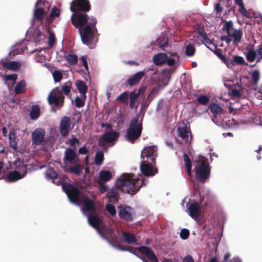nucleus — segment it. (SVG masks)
Segmentation results:
<instances>
[{
  "label": "nucleus",
  "instance_id": "obj_25",
  "mask_svg": "<svg viewBox=\"0 0 262 262\" xmlns=\"http://www.w3.org/2000/svg\"><path fill=\"white\" fill-rule=\"evenodd\" d=\"M40 109L37 105H33L30 112V118L32 120L37 119L40 116Z\"/></svg>",
  "mask_w": 262,
  "mask_h": 262
},
{
  "label": "nucleus",
  "instance_id": "obj_64",
  "mask_svg": "<svg viewBox=\"0 0 262 262\" xmlns=\"http://www.w3.org/2000/svg\"><path fill=\"white\" fill-rule=\"evenodd\" d=\"M165 62L166 64L169 66H173L176 63V60L174 58H168L167 57V59L165 61Z\"/></svg>",
  "mask_w": 262,
  "mask_h": 262
},
{
  "label": "nucleus",
  "instance_id": "obj_56",
  "mask_svg": "<svg viewBox=\"0 0 262 262\" xmlns=\"http://www.w3.org/2000/svg\"><path fill=\"white\" fill-rule=\"evenodd\" d=\"M17 78V75L16 74H9L6 76V80H13V82H15Z\"/></svg>",
  "mask_w": 262,
  "mask_h": 262
},
{
  "label": "nucleus",
  "instance_id": "obj_19",
  "mask_svg": "<svg viewBox=\"0 0 262 262\" xmlns=\"http://www.w3.org/2000/svg\"><path fill=\"white\" fill-rule=\"evenodd\" d=\"M87 217L89 225L94 228H98L102 223V220L94 213L88 214Z\"/></svg>",
  "mask_w": 262,
  "mask_h": 262
},
{
  "label": "nucleus",
  "instance_id": "obj_21",
  "mask_svg": "<svg viewBox=\"0 0 262 262\" xmlns=\"http://www.w3.org/2000/svg\"><path fill=\"white\" fill-rule=\"evenodd\" d=\"M147 71H145V70H144L136 73L133 76L130 77L126 81L127 84L129 86H133L137 84Z\"/></svg>",
  "mask_w": 262,
  "mask_h": 262
},
{
  "label": "nucleus",
  "instance_id": "obj_15",
  "mask_svg": "<svg viewBox=\"0 0 262 262\" xmlns=\"http://www.w3.org/2000/svg\"><path fill=\"white\" fill-rule=\"evenodd\" d=\"M139 253L144 254L151 262H159L158 259L152 249L146 246H141L136 248Z\"/></svg>",
  "mask_w": 262,
  "mask_h": 262
},
{
  "label": "nucleus",
  "instance_id": "obj_55",
  "mask_svg": "<svg viewBox=\"0 0 262 262\" xmlns=\"http://www.w3.org/2000/svg\"><path fill=\"white\" fill-rule=\"evenodd\" d=\"M158 45L162 50H165L164 48L167 46V39L163 38L160 39Z\"/></svg>",
  "mask_w": 262,
  "mask_h": 262
},
{
  "label": "nucleus",
  "instance_id": "obj_40",
  "mask_svg": "<svg viewBox=\"0 0 262 262\" xmlns=\"http://www.w3.org/2000/svg\"><path fill=\"white\" fill-rule=\"evenodd\" d=\"M68 62L71 65H75L78 62L77 56L74 54H69L66 57Z\"/></svg>",
  "mask_w": 262,
  "mask_h": 262
},
{
  "label": "nucleus",
  "instance_id": "obj_44",
  "mask_svg": "<svg viewBox=\"0 0 262 262\" xmlns=\"http://www.w3.org/2000/svg\"><path fill=\"white\" fill-rule=\"evenodd\" d=\"M197 101L200 104L206 105L209 101V97L201 95L198 97Z\"/></svg>",
  "mask_w": 262,
  "mask_h": 262
},
{
  "label": "nucleus",
  "instance_id": "obj_54",
  "mask_svg": "<svg viewBox=\"0 0 262 262\" xmlns=\"http://www.w3.org/2000/svg\"><path fill=\"white\" fill-rule=\"evenodd\" d=\"M140 92L141 89H139L137 93H136L134 92H131L129 96V100H131V101H136L139 97Z\"/></svg>",
  "mask_w": 262,
  "mask_h": 262
},
{
  "label": "nucleus",
  "instance_id": "obj_51",
  "mask_svg": "<svg viewBox=\"0 0 262 262\" xmlns=\"http://www.w3.org/2000/svg\"><path fill=\"white\" fill-rule=\"evenodd\" d=\"M189 231L185 228L182 229L180 232V237L183 239H186L189 237Z\"/></svg>",
  "mask_w": 262,
  "mask_h": 262
},
{
  "label": "nucleus",
  "instance_id": "obj_52",
  "mask_svg": "<svg viewBox=\"0 0 262 262\" xmlns=\"http://www.w3.org/2000/svg\"><path fill=\"white\" fill-rule=\"evenodd\" d=\"M60 13V11L59 9L57 8L56 7H54L52 8L51 11L50 13V17H58L59 16Z\"/></svg>",
  "mask_w": 262,
  "mask_h": 262
},
{
  "label": "nucleus",
  "instance_id": "obj_11",
  "mask_svg": "<svg viewBox=\"0 0 262 262\" xmlns=\"http://www.w3.org/2000/svg\"><path fill=\"white\" fill-rule=\"evenodd\" d=\"M158 147L155 145H151L144 147L141 152V158L142 160L155 162L158 156Z\"/></svg>",
  "mask_w": 262,
  "mask_h": 262
},
{
  "label": "nucleus",
  "instance_id": "obj_49",
  "mask_svg": "<svg viewBox=\"0 0 262 262\" xmlns=\"http://www.w3.org/2000/svg\"><path fill=\"white\" fill-rule=\"evenodd\" d=\"M233 62L234 63V65L236 64H245L244 59L243 57L234 55L233 57Z\"/></svg>",
  "mask_w": 262,
  "mask_h": 262
},
{
  "label": "nucleus",
  "instance_id": "obj_61",
  "mask_svg": "<svg viewBox=\"0 0 262 262\" xmlns=\"http://www.w3.org/2000/svg\"><path fill=\"white\" fill-rule=\"evenodd\" d=\"M127 250L130 251L132 253H133L134 255H135L137 257L141 259L143 262H148V260L146 259V258L145 257H143L140 256L139 254L136 253L135 251L132 252V249L129 248L127 249Z\"/></svg>",
  "mask_w": 262,
  "mask_h": 262
},
{
  "label": "nucleus",
  "instance_id": "obj_6",
  "mask_svg": "<svg viewBox=\"0 0 262 262\" xmlns=\"http://www.w3.org/2000/svg\"><path fill=\"white\" fill-rule=\"evenodd\" d=\"M57 182L61 185L64 192L72 203L78 204L80 202V191L77 187L71 183H66L60 180L58 181Z\"/></svg>",
  "mask_w": 262,
  "mask_h": 262
},
{
  "label": "nucleus",
  "instance_id": "obj_13",
  "mask_svg": "<svg viewBox=\"0 0 262 262\" xmlns=\"http://www.w3.org/2000/svg\"><path fill=\"white\" fill-rule=\"evenodd\" d=\"M118 214L120 218L127 222L133 221L134 212L133 209L127 205L119 207Z\"/></svg>",
  "mask_w": 262,
  "mask_h": 262
},
{
  "label": "nucleus",
  "instance_id": "obj_34",
  "mask_svg": "<svg viewBox=\"0 0 262 262\" xmlns=\"http://www.w3.org/2000/svg\"><path fill=\"white\" fill-rule=\"evenodd\" d=\"M45 13V10L43 8H37L34 13V17L36 19L41 21L43 19Z\"/></svg>",
  "mask_w": 262,
  "mask_h": 262
},
{
  "label": "nucleus",
  "instance_id": "obj_22",
  "mask_svg": "<svg viewBox=\"0 0 262 262\" xmlns=\"http://www.w3.org/2000/svg\"><path fill=\"white\" fill-rule=\"evenodd\" d=\"M2 67L7 70L16 71L19 69L21 64L16 61H4L2 63Z\"/></svg>",
  "mask_w": 262,
  "mask_h": 262
},
{
  "label": "nucleus",
  "instance_id": "obj_41",
  "mask_svg": "<svg viewBox=\"0 0 262 262\" xmlns=\"http://www.w3.org/2000/svg\"><path fill=\"white\" fill-rule=\"evenodd\" d=\"M46 176L48 178L52 179L54 181L57 179L58 175L54 168H49L46 171Z\"/></svg>",
  "mask_w": 262,
  "mask_h": 262
},
{
  "label": "nucleus",
  "instance_id": "obj_8",
  "mask_svg": "<svg viewBox=\"0 0 262 262\" xmlns=\"http://www.w3.org/2000/svg\"><path fill=\"white\" fill-rule=\"evenodd\" d=\"M224 27L228 36L233 38L234 43H239L241 41L243 36L242 30L234 29L233 27V23L231 21L226 22L224 25Z\"/></svg>",
  "mask_w": 262,
  "mask_h": 262
},
{
  "label": "nucleus",
  "instance_id": "obj_50",
  "mask_svg": "<svg viewBox=\"0 0 262 262\" xmlns=\"http://www.w3.org/2000/svg\"><path fill=\"white\" fill-rule=\"evenodd\" d=\"M106 209L112 216H114L116 214V210L115 207L113 204H107L106 206Z\"/></svg>",
  "mask_w": 262,
  "mask_h": 262
},
{
  "label": "nucleus",
  "instance_id": "obj_2",
  "mask_svg": "<svg viewBox=\"0 0 262 262\" xmlns=\"http://www.w3.org/2000/svg\"><path fill=\"white\" fill-rule=\"evenodd\" d=\"M79 142V139L74 135L66 144H69L71 148H67L64 152L63 162V168L65 171L70 173L80 176L82 172L83 166L80 163L78 154L76 151V144Z\"/></svg>",
  "mask_w": 262,
  "mask_h": 262
},
{
  "label": "nucleus",
  "instance_id": "obj_46",
  "mask_svg": "<svg viewBox=\"0 0 262 262\" xmlns=\"http://www.w3.org/2000/svg\"><path fill=\"white\" fill-rule=\"evenodd\" d=\"M252 81L254 85H257L259 80L260 75L258 70H255L252 73Z\"/></svg>",
  "mask_w": 262,
  "mask_h": 262
},
{
  "label": "nucleus",
  "instance_id": "obj_26",
  "mask_svg": "<svg viewBox=\"0 0 262 262\" xmlns=\"http://www.w3.org/2000/svg\"><path fill=\"white\" fill-rule=\"evenodd\" d=\"M118 133L115 132H107L103 136L102 139L107 143L112 142L118 137Z\"/></svg>",
  "mask_w": 262,
  "mask_h": 262
},
{
  "label": "nucleus",
  "instance_id": "obj_28",
  "mask_svg": "<svg viewBox=\"0 0 262 262\" xmlns=\"http://www.w3.org/2000/svg\"><path fill=\"white\" fill-rule=\"evenodd\" d=\"M124 241L128 244H134L136 242L137 238L135 236L130 233L123 232L122 233Z\"/></svg>",
  "mask_w": 262,
  "mask_h": 262
},
{
  "label": "nucleus",
  "instance_id": "obj_14",
  "mask_svg": "<svg viewBox=\"0 0 262 262\" xmlns=\"http://www.w3.org/2000/svg\"><path fill=\"white\" fill-rule=\"evenodd\" d=\"M71 119L69 117L64 116L60 120L59 125V132L62 137H66L71 130Z\"/></svg>",
  "mask_w": 262,
  "mask_h": 262
},
{
  "label": "nucleus",
  "instance_id": "obj_60",
  "mask_svg": "<svg viewBox=\"0 0 262 262\" xmlns=\"http://www.w3.org/2000/svg\"><path fill=\"white\" fill-rule=\"evenodd\" d=\"M212 51L219 58L222 57L223 54H222V50L221 49L217 48L216 46H215V50Z\"/></svg>",
  "mask_w": 262,
  "mask_h": 262
},
{
  "label": "nucleus",
  "instance_id": "obj_35",
  "mask_svg": "<svg viewBox=\"0 0 262 262\" xmlns=\"http://www.w3.org/2000/svg\"><path fill=\"white\" fill-rule=\"evenodd\" d=\"M257 50L254 51L253 49V46L251 45V49H250L248 51L246 57L248 61L253 62L255 60Z\"/></svg>",
  "mask_w": 262,
  "mask_h": 262
},
{
  "label": "nucleus",
  "instance_id": "obj_20",
  "mask_svg": "<svg viewBox=\"0 0 262 262\" xmlns=\"http://www.w3.org/2000/svg\"><path fill=\"white\" fill-rule=\"evenodd\" d=\"M82 203L83 204V210L85 212H89L90 213H95L96 206L94 201L89 199L88 197L84 198Z\"/></svg>",
  "mask_w": 262,
  "mask_h": 262
},
{
  "label": "nucleus",
  "instance_id": "obj_23",
  "mask_svg": "<svg viewBox=\"0 0 262 262\" xmlns=\"http://www.w3.org/2000/svg\"><path fill=\"white\" fill-rule=\"evenodd\" d=\"M75 85L79 92L84 97V99H85L86 93L88 89L86 83L82 80H77L75 82Z\"/></svg>",
  "mask_w": 262,
  "mask_h": 262
},
{
  "label": "nucleus",
  "instance_id": "obj_32",
  "mask_svg": "<svg viewBox=\"0 0 262 262\" xmlns=\"http://www.w3.org/2000/svg\"><path fill=\"white\" fill-rule=\"evenodd\" d=\"M112 175L111 173L107 170H101L99 172V178L101 180L107 182L111 179Z\"/></svg>",
  "mask_w": 262,
  "mask_h": 262
},
{
  "label": "nucleus",
  "instance_id": "obj_7",
  "mask_svg": "<svg viewBox=\"0 0 262 262\" xmlns=\"http://www.w3.org/2000/svg\"><path fill=\"white\" fill-rule=\"evenodd\" d=\"M70 9L73 13H86L91 10V6L89 0H73L71 3Z\"/></svg>",
  "mask_w": 262,
  "mask_h": 262
},
{
  "label": "nucleus",
  "instance_id": "obj_31",
  "mask_svg": "<svg viewBox=\"0 0 262 262\" xmlns=\"http://www.w3.org/2000/svg\"><path fill=\"white\" fill-rule=\"evenodd\" d=\"M235 2L238 4L239 6V12L244 16L246 17L247 18H249L250 17V14L246 9L244 7V3L243 0H237Z\"/></svg>",
  "mask_w": 262,
  "mask_h": 262
},
{
  "label": "nucleus",
  "instance_id": "obj_59",
  "mask_svg": "<svg viewBox=\"0 0 262 262\" xmlns=\"http://www.w3.org/2000/svg\"><path fill=\"white\" fill-rule=\"evenodd\" d=\"M225 63L226 64L227 67L229 68H231L233 66H235L233 62V59H231L228 57H227V59H226V61H225Z\"/></svg>",
  "mask_w": 262,
  "mask_h": 262
},
{
  "label": "nucleus",
  "instance_id": "obj_10",
  "mask_svg": "<svg viewBox=\"0 0 262 262\" xmlns=\"http://www.w3.org/2000/svg\"><path fill=\"white\" fill-rule=\"evenodd\" d=\"M79 32L83 43L88 46L93 41L95 35L97 33L96 30L91 29L89 26H85L83 28V32H82L81 29L79 28Z\"/></svg>",
  "mask_w": 262,
  "mask_h": 262
},
{
  "label": "nucleus",
  "instance_id": "obj_62",
  "mask_svg": "<svg viewBox=\"0 0 262 262\" xmlns=\"http://www.w3.org/2000/svg\"><path fill=\"white\" fill-rule=\"evenodd\" d=\"M223 8L220 3H217L214 6V10L216 13H221L223 11Z\"/></svg>",
  "mask_w": 262,
  "mask_h": 262
},
{
  "label": "nucleus",
  "instance_id": "obj_47",
  "mask_svg": "<svg viewBox=\"0 0 262 262\" xmlns=\"http://www.w3.org/2000/svg\"><path fill=\"white\" fill-rule=\"evenodd\" d=\"M85 100L84 97L82 96V98H79L78 96H77L75 99V104L76 107L80 108L83 107L85 104Z\"/></svg>",
  "mask_w": 262,
  "mask_h": 262
},
{
  "label": "nucleus",
  "instance_id": "obj_24",
  "mask_svg": "<svg viewBox=\"0 0 262 262\" xmlns=\"http://www.w3.org/2000/svg\"><path fill=\"white\" fill-rule=\"evenodd\" d=\"M167 59V54L160 53L156 54L153 58L154 62L156 65H160L165 62Z\"/></svg>",
  "mask_w": 262,
  "mask_h": 262
},
{
  "label": "nucleus",
  "instance_id": "obj_36",
  "mask_svg": "<svg viewBox=\"0 0 262 262\" xmlns=\"http://www.w3.org/2000/svg\"><path fill=\"white\" fill-rule=\"evenodd\" d=\"M104 154L102 151H98L96 152L95 157V162L97 165H101L104 160Z\"/></svg>",
  "mask_w": 262,
  "mask_h": 262
},
{
  "label": "nucleus",
  "instance_id": "obj_53",
  "mask_svg": "<svg viewBox=\"0 0 262 262\" xmlns=\"http://www.w3.org/2000/svg\"><path fill=\"white\" fill-rule=\"evenodd\" d=\"M128 99V95L127 92H123L119 95L117 99L123 102H126Z\"/></svg>",
  "mask_w": 262,
  "mask_h": 262
},
{
  "label": "nucleus",
  "instance_id": "obj_29",
  "mask_svg": "<svg viewBox=\"0 0 262 262\" xmlns=\"http://www.w3.org/2000/svg\"><path fill=\"white\" fill-rule=\"evenodd\" d=\"M209 108L211 112L214 116L223 113V108L216 103L211 104Z\"/></svg>",
  "mask_w": 262,
  "mask_h": 262
},
{
  "label": "nucleus",
  "instance_id": "obj_63",
  "mask_svg": "<svg viewBox=\"0 0 262 262\" xmlns=\"http://www.w3.org/2000/svg\"><path fill=\"white\" fill-rule=\"evenodd\" d=\"M89 152V151L86 147V146H84L79 148L78 153L81 155H85Z\"/></svg>",
  "mask_w": 262,
  "mask_h": 262
},
{
  "label": "nucleus",
  "instance_id": "obj_9",
  "mask_svg": "<svg viewBox=\"0 0 262 262\" xmlns=\"http://www.w3.org/2000/svg\"><path fill=\"white\" fill-rule=\"evenodd\" d=\"M72 24L76 28L81 29L88 23V15L83 12H75L71 16Z\"/></svg>",
  "mask_w": 262,
  "mask_h": 262
},
{
  "label": "nucleus",
  "instance_id": "obj_16",
  "mask_svg": "<svg viewBox=\"0 0 262 262\" xmlns=\"http://www.w3.org/2000/svg\"><path fill=\"white\" fill-rule=\"evenodd\" d=\"M46 132L41 128L35 129L31 133L32 143L34 145H40L43 141Z\"/></svg>",
  "mask_w": 262,
  "mask_h": 262
},
{
  "label": "nucleus",
  "instance_id": "obj_48",
  "mask_svg": "<svg viewBox=\"0 0 262 262\" xmlns=\"http://www.w3.org/2000/svg\"><path fill=\"white\" fill-rule=\"evenodd\" d=\"M49 36L48 40V44L49 46L51 48L52 47L55 42V37L54 33L49 30Z\"/></svg>",
  "mask_w": 262,
  "mask_h": 262
},
{
  "label": "nucleus",
  "instance_id": "obj_45",
  "mask_svg": "<svg viewBox=\"0 0 262 262\" xmlns=\"http://www.w3.org/2000/svg\"><path fill=\"white\" fill-rule=\"evenodd\" d=\"M52 76L54 81L56 82H60L63 77L62 73L59 70L54 71L52 73Z\"/></svg>",
  "mask_w": 262,
  "mask_h": 262
},
{
  "label": "nucleus",
  "instance_id": "obj_3",
  "mask_svg": "<svg viewBox=\"0 0 262 262\" xmlns=\"http://www.w3.org/2000/svg\"><path fill=\"white\" fill-rule=\"evenodd\" d=\"M195 166L196 180L200 183H204L209 178L210 167L209 165L208 159L203 156H200L195 161Z\"/></svg>",
  "mask_w": 262,
  "mask_h": 262
},
{
  "label": "nucleus",
  "instance_id": "obj_4",
  "mask_svg": "<svg viewBox=\"0 0 262 262\" xmlns=\"http://www.w3.org/2000/svg\"><path fill=\"white\" fill-rule=\"evenodd\" d=\"M143 129L142 120L139 121L138 118H133L129 123L126 130L125 138L131 143L135 141L141 136Z\"/></svg>",
  "mask_w": 262,
  "mask_h": 262
},
{
  "label": "nucleus",
  "instance_id": "obj_5",
  "mask_svg": "<svg viewBox=\"0 0 262 262\" xmlns=\"http://www.w3.org/2000/svg\"><path fill=\"white\" fill-rule=\"evenodd\" d=\"M64 100V97L58 87L53 89L48 96V102L52 106V110L54 112H56L62 107Z\"/></svg>",
  "mask_w": 262,
  "mask_h": 262
},
{
  "label": "nucleus",
  "instance_id": "obj_18",
  "mask_svg": "<svg viewBox=\"0 0 262 262\" xmlns=\"http://www.w3.org/2000/svg\"><path fill=\"white\" fill-rule=\"evenodd\" d=\"M23 173H20L17 170H14L13 171H10L7 175V179L9 182H15L20 179L24 178L26 173V166H24L23 167Z\"/></svg>",
  "mask_w": 262,
  "mask_h": 262
},
{
  "label": "nucleus",
  "instance_id": "obj_27",
  "mask_svg": "<svg viewBox=\"0 0 262 262\" xmlns=\"http://www.w3.org/2000/svg\"><path fill=\"white\" fill-rule=\"evenodd\" d=\"M26 82L25 80H22L19 81L14 88V92L16 94H20L25 92Z\"/></svg>",
  "mask_w": 262,
  "mask_h": 262
},
{
  "label": "nucleus",
  "instance_id": "obj_58",
  "mask_svg": "<svg viewBox=\"0 0 262 262\" xmlns=\"http://www.w3.org/2000/svg\"><path fill=\"white\" fill-rule=\"evenodd\" d=\"M80 59L83 63V67L84 69L86 70H89V66L87 62V58L86 56H82L80 58Z\"/></svg>",
  "mask_w": 262,
  "mask_h": 262
},
{
  "label": "nucleus",
  "instance_id": "obj_39",
  "mask_svg": "<svg viewBox=\"0 0 262 262\" xmlns=\"http://www.w3.org/2000/svg\"><path fill=\"white\" fill-rule=\"evenodd\" d=\"M9 139L11 146L12 148H15L16 146V142L15 141L16 137L14 129H11L9 133Z\"/></svg>",
  "mask_w": 262,
  "mask_h": 262
},
{
  "label": "nucleus",
  "instance_id": "obj_37",
  "mask_svg": "<svg viewBox=\"0 0 262 262\" xmlns=\"http://www.w3.org/2000/svg\"><path fill=\"white\" fill-rule=\"evenodd\" d=\"M97 23V20L96 18L92 16L90 17H88V23L85 25V26H89L91 29H93L97 32V29L96 27Z\"/></svg>",
  "mask_w": 262,
  "mask_h": 262
},
{
  "label": "nucleus",
  "instance_id": "obj_17",
  "mask_svg": "<svg viewBox=\"0 0 262 262\" xmlns=\"http://www.w3.org/2000/svg\"><path fill=\"white\" fill-rule=\"evenodd\" d=\"M189 211V215L194 220L198 219L201 213L200 205L197 202L192 203L187 205Z\"/></svg>",
  "mask_w": 262,
  "mask_h": 262
},
{
  "label": "nucleus",
  "instance_id": "obj_33",
  "mask_svg": "<svg viewBox=\"0 0 262 262\" xmlns=\"http://www.w3.org/2000/svg\"><path fill=\"white\" fill-rule=\"evenodd\" d=\"M72 88V82L70 80H69L67 82H66L61 87V92H62L65 95H69V94L71 92V89Z\"/></svg>",
  "mask_w": 262,
  "mask_h": 262
},
{
  "label": "nucleus",
  "instance_id": "obj_57",
  "mask_svg": "<svg viewBox=\"0 0 262 262\" xmlns=\"http://www.w3.org/2000/svg\"><path fill=\"white\" fill-rule=\"evenodd\" d=\"M149 97H150V95H149L148 96V97H147V99L145 101H143V102H142L141 106V109L143 108V109L146 110L147 108V107L148 106L149 103L151 102V100L148 101Z\"/></svg>",
  "mask_w": 262,
  "mask_h": 262
},
{
  "label": "nucleus",
  "instance_id": "obj_42",
  "mask_svg": "<svg viewBox=\"0 0 262 262\" xmlns=\"http://www.w3.org/2000/svg\"><path fill=\"white\" fill-rule=\"evenodd\" d=\"M244 90L243 89H240V90L232 89L230 90L231 95L237 98L244 96Z\"/></svg>",
  "mask_w": 262,
  "mask_h": 262
},
{
  "label": "nucleus",
  "instance_id": "obj_38",
  "mask_svg": "<svg viewBox=\"0 0 262 262\" xmlns=\"http://www.w3.org/2000/svg\"><path fill=\"white\" fill-rule=\"evenodd\" d=\"M178 135L183 139H187L188 137V132L186 127H179L177 129Z\"/></svg>",
  "mask_w": 262,
  "mask_h": 262
},
{
  "label": "nucleus",
  "instance_id": "obj_43",
  "mask_svg": "<svg viewBox=\"0 0 262 262\" xmlns=\"http://www.w3.org/2000/svg\"><path fill=\"white\" fill-rule=\"evenodd\" d=\"M195 49L192 44L188 45L186 47L185 54L188 56H192L194 54Z\"/></svg>",
  "mask_w": 262,
  "mask_h": 262
},
{
  "label": "nucleus",
  "instance_id": "obj_12",
  "mask_svg": "<svg viewBox=\"0 0 262 262\" xmlns=\"http://www.w3.org/2000/svg\"><path fill=\"white\" fill-rule=\"evenodd\" d=\"M152 163L149 161L142 160L141 162L140 169L141 172L145 177H152L158 173V170L157 168L152 167Z\"/></svg>",
  "mask_w": 262,
  "mask_h": 262
},
{
  "label": "nucleus",
  "instance_id": "obj_1",
  "mask_svg": "<svg viewBox=\"0 0 262 262\" xmlns=\"http://www.w3.org/2000/svg\"><path fill=\"white\" fill-rule=\"evenodd\" d=\"M116 185V188L110 189L106 193V196L110 202L115 203L118 201L119 194L117 188L124 192L132 195L137 193L143 185H145L144 179L141 178H134L133 173L122 174L120 178L118 179Z\"/></svg>",
  "mask_w": 262,
  "mask_h": 262
},
{
  "label": "nucleus",
  "instance_id": "obj_30",
  "mask_svg": "<svg viewBox=\"0 0 262 262\" xmlns=\"http://www.w3.org/2000/svg\"><path fill=\"white\" fill-rule=\"evenodd\" d=\"M183 160L185 163V165L186 168V171L189 176H191V168H192V163L191 161L188 156V155L186 154H184L183 155Z\"/></svg>",
  "mask_w": 262,
  "mask_h": 262
}]
</instances>
